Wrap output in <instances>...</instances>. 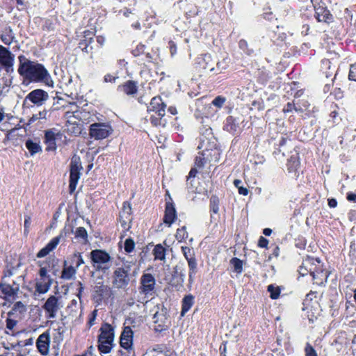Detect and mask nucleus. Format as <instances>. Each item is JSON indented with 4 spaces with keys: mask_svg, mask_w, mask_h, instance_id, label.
<instances>
[{
    "mask_svg": "<svg viewBox=\"0 0 356 356\" xmlns=\"http://www.w3.org/2000/svg\"><path fill=\"white\" fill-rule=\"evenodd\" d=\"M15 55L8 49L0 45V70L3 69L7 73L13 72Z\"/></svg>",
    "mask_w": 356,
    "mask_h": 356,
    "instance_id": "obj_6",
    "label": "nucleus"
},
{
    "mask_svg": "<svg viewBox=\"0 0 356 356\" xmlns=\"http://www.w3.org/2000/svg\"><path fill=\"white\" fill-rule=\"evenodd\" d=\"M210 202H211V204H210L211 210L214 213H217L218 212V210H219L218 199L216 197L213 196V197H211Z\"/></svg>",
    "mask_w": 356,
    "mask_h": 356,
    "instance_id": "obj_43",
    "label": "nucleus"
},
{
    "mask_svg": "<svg viewBox=\"0 0 356 356\" xmlns=\"http://www.w3.org/2000/svg\"><path fill=\"white\" fill-rule=\"evenodd\" d=\"M74 234H75L76 238L82 239L84 243L87 242L88 234L84 227H78L76 229Z\"/></svg>",
    "mask_w": 356,
    "mask_h": 356,
    "instance_id": "obj_36",
    "label": "nucleus"
},
{
    "mask_svg": "<svg viewBox=\"0 0 356 356\" xmlns=\"http://www.w3.org/2000/svg\"><path fill=\"white\" fill-rule=\"evenodd\" d=\"M110 288L104 284V278L102 276L97 277L95 284L94 286V298L102 300L103 297L108 296Z\"/></svg>",
    "mask_w": 356,
    "mask_h": 356,
    "instance_id": "obj_17",
    "label": "nucleus"
},
{
    "mask_svg": "<svg viewBox=\"0 0 356 356\" xmlns=\"http://www.w3.org/2000/svg\"><path fill=\"white\" fill-rule=\"evenodd\" d=\"M153 322L155 324L154 330L161 332L165 330L169 325V320L167 317V312L164 308H161L155 312L153 316Z\"/></svg>",
    "mask_w": 356,
    "mask_h": 356,
    "instance_id": "obj_15",
    "label": "nucleus"
},
{
    "mask_svg": "<svg viewBox=\"0 0 356 356\" xmlns=\"http://www.w3.org/2000/svg\"><path fill=\"white\" fill-rule=\"evenodd\" d=\"M238 190V193L241 195H247L248 194V190L247 188L241 186Z\"/></svg>",
    "mask_w": 356,
    "mask_h": 356,
    "instance_id": "obj_61",
    "label": "nucleus"
},
{
    "mask_svg": "<svg viewBox=\"0 0 356 356\" xmlns=\"http://www.w3.org/2000/svg\"><path fill=\"white\" fill-rule=\"evenodd\" d=\"M22 277L18 276L15 280H13L6 282L0 283V290L7 296H14L17 294L19 291V282Z\"/></svg>",
    "mask_w": 356,
    "mask_h": 356,
    "instance_id": "obj_14",
    "label": "nucleus"
},
{
    "mask_svg": "<svg viewBox=\"0 0 356 356\" xmlns=\"http://www.w3.org/2000/svg\"><path fill=\"white\" fill-rule=\"evenodd\" d=\"M315 263H318V265H320V261L318 259H314V258H307L306 259L303 263L302 265L300 267L299 273L302 276L306 275L309 272L308 267L310 266L314 265Z\"/></svg>",
    "mask_w": 356,
    "mask_h": 356,
    "instance_id": "obj_28",
    "label": "nucleus"
},
{
    "mask_svg": "<svg viewBox=\"0 0 356 356\" xmlns=\"http://www.w3.org/2000/svg\"><path fill=\"white\" fill-rule=\"evenodd\" d=\"M165 104L162 102L159 97H154L152 99L148 111L156 114L159 117H163L165 115Z\"/></svg>",
    "mask_w": 356,
    "mask_h": 356,
    "instance_id": "obj_18",
    "label": "nucleus"
},
{
    "mask_svg": "<svg viewBox=\"0 0 356 356\" xmlns=\"http://www.w3.org/2000/svg\"><path fill=\"white\" fill-rule=\"evenodd\" d=\"M172 278L169 282H172V284L182 286L186 277L184 270L179 265H177L174 268Z\"/></svg>",
    "mask_w": 356,
    "mask_h": 356,
    "instance_id": "obj_22",
    "label": "nucleus"
},
{
    "mask_svg": "<svg viewBox=\"0 0 356 356\" xmlns=\"http://www.w3.org/2000/svg\"><path fill=\"white\" fill-rule=\"evenodd\" d=\"M225 129L230 133H235L238 129V124L236 123V119L232 116H229L227 118Z\"/></svg>",
    "mask_w": 356,
    "mask_h": 356,
    "instance_id": "obj_33",
    "label": "nucleus"
},
{
    "mask_svg": "<svg viewBox=\"0 0 356 356\" xmlns=\"http://www.w3.org/2000/svg\"><path fill=\"white\" fill-rule=\"evenodd\" d=\"M114 346L113 341L98 339V349L102 353H108Z\"/></svg>",
    "mask_w": 356,
    "mask_h": 356,
    "instance_id": "obj_27",
    "label": "nucleus"
},
{
    "mask_svg": "<svg viewBox=\"0 0 356 356\" xmlns=\"http://www.w3.org/2000/svg\"><path fill=\"white\" fill-rule=\"evenodd\" d=\"M177 218V212L174 204L172 202H167L165 204L164 222L170 226Z\"/></svg>",
    "mask_w": 356,
    "mask_h": 356,
    "instance_id": "obj_21",
    "label": "nucleus"
},
{
    "mask_svg": "<svg viewBox=\"0 0 356 356\" xmlns=\"http://www.w3.org/2000/svg\"><path fill=\"white\" fill-rule=\"evenodd\" d=\"M131 214V204L128 202H124L123 203L122 209L121 212L120 213V217H129Z\"/></svg>",
    "mask_w": 356,
    "mask_h": 356,
    "instance_id": "obj_37",
    "label": "nucleus"
},
{
    "mask_svg": "<svg viewBox=\"0 0 356 356\" xmlns=\"http://www.w3.org/2000/svg\"><path fill=\"white\" fill-rule=\"evenodd\" d=\"M117 79V77L114 76H112L111 74H106L104 76V81L108 83V82H114L115 81V79Z\"/></svg>",
    "mask_w": 356,
    "mask_h": 356,
    "instance_id": "obj_58",
    "label": "nucleus"
},
{
    "mask_svg": "<svg viewBox=\"0 0 356 356\" xmlns=\"http://www.w3.org/2000/svg\"><path fill=\"white\" fill-rule=\"evenodd\" d=\"M17 72L20 76L30 82H43L49 84L52 82L51 76L43 65L32 61L24 55L18 56Z\"/></svg>",
    "mask_w": 356,
    "mask_h": 356,
    "instance_id": "obj_1",
    "label": "nucleus"
},
{
    "mask_svg": "<svg viewBox=\"0 0 356 356\" xmlns=\"http://www.w3.org/2000/svg\"><path fill=\"white\" fill-rule=\"evenodd\" d=\"M293 110H296V111H301V108H298L293 103L289 102L286 106L284 108L283 111L284 113L291 112Z\"/></svg>",
    "mask_w": 356,
    "mask_h": 356,
    "instance_id": "obj_49",
    "label": "nucleus"
},
{
    "mask_svg": "<svg viewBox=\"0 0 356 356\" xmlns=\"http://www.w3.org/2000/svg\"><path fill=\"white\" fill-rule=\"evenodd\" d=\"M140 293L146 296L152 295L155 289L156 280L152 274L144 273L140 277Z\"/></svg>",
    "mask_w": 356,
    "mask_h": 356,
    "instance_id": "obj_9",
    "label": "nucleus"
},
{
    "mask_svg": "<svg viewBox=\"0 0 356 356\" xmlns=\"http://www.w3.org/2000/svg\"><path fill=\"white\" fill-rule=\"evenodd\" d=\"M194 303V296L193 295L186 296L182 300L181 316H184L191 308Z\"/></svg>",
    "mask_w": 356,
    "mask_h": 356,
    "instance_id": "obj_29",
    "label": "nucleus"
},
{
    "mask_svg": "<svg viewBox=\"0 0 356 356\" xmlns=\"http://www.w3.org/2000/svg\"><path fill=\"white\" fill-rule=\"evenodd\" d=\"M111 131V127L106 124L94 123L90 127V136L95 140L106 138Z\"/></svg>",
    "mask_w": 356,
    "mask_h": 356,
    "instance_id": "obj_8",
    "label": "nucleus"
},
{
    "mask_svg": "<svg viewBox=\"0 0 356 356\" xmlns=\"http://www.w3.org/2000/svg\"><path fill=\"white\" fill-rule=\"evenodd\" d=\"M97 316V310L95 309L92 311V312L90 314L89 321H88V326L89 327H92L95 324V321Z\"/></svg>",
    "mask_w": 356,
    "mask_h": 356,
    "instance_id": "obj_50",
    "label": "nucleus"
},
{
    "mask_svg": "<svg viewBox=\"0 0 356 356\" xmlns=\"http://www.w3.org/2000/svg\"><path fill=\"white\" fill-rule=\"evenodd\" d=\"M82 169L81 163L79 159H74L72 161L70 165V193L75 191L78 181L80 178V171Z\"/></svg>",
    "mask_w": 356,
    "mask_h": 356,
    "instance_id": "obj_11",
    "label": "nucleus"
},
{
    "mask_svg": "<svg viewBox=\"0 0 356 356\" xmlns=\"http://www.w3.org/2000/svg\"><path fill=\"white\" fill-rule=\"evenodd\" d=\"M62 307L59 302V298L55 296H50L44 305L43 309L47 313L48 318H55L58 311Z\"/></svg>",
    "mask_w": 356,
    "mask_h": 356,
    "instance_id": "obj_10",
    "label": "nucleus"
},
{
    "mask_svg": "<svg viewBox=\"0 0 356 356\" xmlns=\"http://www.w3.org/2000/svg\"><path fill=\"white\" fill-rule=\"evenodd\" d=\"M169 44H170V49L171 54L173 56L177 52V47H176L175 44L172 41H170L169 42Z\"/></svg>",
    "mask_w": 356,
    "mask_h": 356,
    "instance_id": "obj_59",
    "label": "nucleus"
},
{
    "mask_svg": "<svg viewBox=\"0 0 356 356\" xmlns=\"http://www.w3.org/2000/svg\"><path fill=\"white\" fill-rule=\"evenodd\" d=\"M17 316H8L6 320V329L12 331L15 329V327L17 326L18 320L16 319Z\"/></svg>",
    "mask_w": 356,
    "mask_h": 356,
    "instance_id": "obj_38",
    "label": "nucleus"
},
{
    "mask_svg": "<svg viewBox=\"0 0 356 356\" xmlns=\"http://www.w3.org/2000/svg\"><path fill=\"white\" fill-rule=\"evenodd\" d=\"M154 259L163 261L165 259V248L161 244L156 245L153 250Z\"/></svg>",
    "mask_w": 356,
    "mask_h": 356,
    "instance_id": "obj_32",
    "label": "nucleus"
},
{
    "mask_svg": "<svg viewBox=\"0 0 356 356\" xmlns=\"http://www.w3.org/2000/svg\"><path fill=\"white\" fill-rule=\"evenodd\" d=\"M13 270L14 268H7L4 271L1 282H6L10 281V278L13 275Z\"/></svg>",
    "mask_w": 356,
    "mask_h": 356,
    "instance_id": "obj_45",
    "label": "nucleus"
},
{
    "mask_svg": "<svg viewBox=\"0 0 356 356\" xmlns=\"http://www.w3.org/2000/svg\"><path fill=\"white\" fill-rule=\"evenodd\" d=\"M46 267H41L39 270L40 278L36 280L35 291L38 293H46L53 283V279L47 275Z\"/></svg>",
    "mask_w": 356,
    "mask_h": 356,
    "instance_id": "obj_5",
    "label": "nucleus"
},
{
    "mask_svg": "<svg viewBox=\"0 0 356 356\" xmlns=\"http://www.w3.org/2000/svg\"><path fill=\"white\" fill-rule=\"evenodd\" d=\"M175 237L179 241H181L188 237V233L185 226L177 229Z\"/></svg>",
    "mask_w": 356,
    "mask_h": 356,
    "instance_id": "obj_39",
    "label": "nucleus"
},
{
    "mask_svg": "<svg viewBox=\"0 0 356 356\" xmlns=\"http://www.w3.org/2000/svg\"><path fill=\"white\" fill-rule=\"evenodd\" d=\"M62 134L54 129H49L45 131L44 134V143L47 145V151H55L56 149V140L58 138H61Z\"/></svg>",
    "mask_w": 356,
    "mask_h": 356,
    "instance_id": "obj_16",
    "label": "nucleus"
},
{
    "mask_svg": "<svg viewBox=\"0 0 356 356\" xmlns=\"http://www.w3.org/2000/svg\"><path fill=\"white\" fill-rule=\"evenodd\" d=\"M49 99L48 93L42 89H35L30 92L25 97L24 102H31L38 106H42Z\"/></svg>",
    "mask_w": 356,
    "mask_h": 356,
    "instance_id": "obj_12",
    "label": "nucleus"
},
{
    "mask_svg": "<svg viewBox=\"0 0 356 356\" xmlns=\"http://www.w3.org/2000/svg\"><path fill=\"white\" fill-rule=\"evenodd\" d=\"M135 248V243L134 240L131 238H127L124 241V250L130 253Z\"/></svg>",
    "mask_w": 356,
    "mask_h": 356,
    "instance_id": "obj_40",
    "label": "nucleus"
},
{
    "mask_svg": "<svg viewBox=\"0 0 356 356\" xmlns=\"http://www.w3.org/2000/svg\"><path fill=\"white\" fill-rule=\"evenodd\" d=\"M51 335L49 330H47L38 337L35 346L40 355L47 356L49 353Z\"/></svg>",
    "mask_w": 356,
    "mask_h": 356,
    "instance_id": "obj_13",
    "label": "nucleus"
},
{
    "mask_svg": "<svg viewBox=\"0 0 356 356\" xmlns=\"http://www.w3.org/2000/svg\"><path fill=\"white\" fill-rule=\"evenodd\" d=\"M61 100L60 99H58L56 102V103H54V105H56V104L59 103V101ZM58 110V108H56L54 106H51L49 108H44L42 111H39L38 113H36V118H40V120H50L51 118V114L52 113Z\"/></svg>",
    "mask_w": 356,
    "mask_h": 356,
    "instance_id": "obj_26",
    "label": "nucleus"
},
{
    "mask_svg": "<svg viewBox=\"0 0 356 356\" xmlns=\"http://www.w3.org/2000/svg\"><path fill=\"white\" fill-rule=\"evenodd\" d=\"M163 117H159L156 114H152L151 116V122L155 125H162L164 126L165 124V121L162 120Z\"/></svg>",
    "mask_w": 356,
    "mask_h": 356,
    "instance_id": "obj_42",
    "label": "nucleus"
},
{
    "mask_svg": "<svg viewBox=\"0 0 356 356\" xmlns=\"http://www.w3.org/2000/svg\"><path fill=\"white\" fill-rule=\"evenodd\" d=\"M120 346L129 350L132 348L133 331L130 327H125L120 336Z\"/></svg>",
    "mask_w": 356,
    "mask_h": 356,
    "instance_id": "obj_19",
    "label": "nucleus"
},
{
    "mask_svg": "<svg viewBox=\"0 0 356 356\" xmlns=\"http://www.w3.org/2000/svg\"><path fill=\"white\" fill-rule=\"evenodd\" d=\"M315 10V17L319 22L329 24L333 21V16L322 0H311Z\"/></svg>",
    "mask_w": 356,
    "mask_h": 356,
    "instance_id": "obj_4",
    "label": "nucleus"
},
{
    "mask_svg": "<svg viewBox=\"0 0 356 356\" xmlns=\"http://www.w3.org/2000/svg\"><path fill=\"white\" fill-rule=\"evenodd\" d=\"M195 165L197 167H202L203 165V161L201 157L197 156L195 159Z\"/></svg>",
    "mask_w": 356,
    "mask_h": 356,
    "instance_id": "obj_63",
    "label": "nucleus"
},
{
    "mask_svg": "<svg viewBox=\"0 0 356 356\" xmlns=\"http://www.w3.org/2000/svg\"><path fill=\"white\" fill-rule=\"evenodd\" d=\"M118 90L128 95H132L137 92V86L134 81H129L123 85L119 86Z\"/></svg>",
    "mask_w": 356,
    "mask_h": 356,
    "instance_id": "obj_24",
    "label": "nucleus"
},
{
    "mask_svg": "<svg viewBox=\"0 0 356 356\" xmlns=\"http://www.w3.org/2000/svg\"><path fill=\"white\" fill-rule=\"evenodd\" d=\"M268 244V241L263 237V236H261L259 239V242H258V245L259 247L261 248H267V245Z\"/></svg>",
    "mask_w": 356,
    "mask_h": 356,
    "instance_id": "obj_55",
    "label": "nucleus"
},
{
    "mask_svg": "<svg viewBox=\"0 0 356 356\" xmlns=\"http://www.w3.org/2000/svg\"><path fill=\"white\" fill-rule=\"evenodd\" d=\"M92 266L97 270L106 271L112 266L111 256L102 250H94L90 252Z\"/></svg>",
    "mask_w": 356,
    "mask_h": 356,
    "instance_id": "obj_3",
    "label": "nucleus"
},
{
    "mask_svg": "<svg viewBox=\"0 0 356 356\" xmlns=\"http://www.w3.org/2000/svg\"><path fill=\"white\" fill-rule=\"evenodd\" d=\"M347 199L349 201H352V202H356V194H353V193L348 194Z\"/></svg>",
    "mask_w": 356,
    "mask_h": 356,
    "instance_id": "obj_64",
    "label": "nucleus"
},
{
    "mask_svg": "<svg viewBox=\"0 0 356 356\" xmlns=\"http://www.w3.org/2000/svg\"><path fill=\"white\" fill-rule=\"evenodd\" d=\"M181 252L186 259L189 268V282H193V276L197 273V261L195 257V252L193 248L186 246L181 247Z\"/></svg>",
    "mask_w": 356,
    "mask_h": 356,
    "instance_id": "obj_7",
    "label": "nucleus"
},
{
    "mask_svg": "<svg viewBox=\"0 0 356 356\" xmlns=\"http://www.w3.org/2000/svg\"><path fill=\"white\" fill-rule=\"evenodd\" d=\"M348 76L350 80L356 81V63L350 66Z\"/></svg>",
    "mask_w": 356,
    "mask_h": 356,
    "instance_id": "obj_52",
    "label": "nucleus"
},
{
    "mask_svg": "<svg viewBox=\"0 0 356 356\" xmlns=\"http://www.w3.org/2000/svg\"><path fill=\"white\" fill-rule=\"evenodd\" d=\"M151 356H172V354H167L163 351H157L154 350L151 353Z\"/></svg>",
    "mask_w": 356,
    "mask_h": 356,
    "instance_id": "obj_57",
    "label": "nucleus"
},
{
    "mask_svg": "<svg viewBox=\"0 0 356 356\" xmlns=\"http://www.w3.org/2000/svg\"><path fill=\"white\" fill-rule=\"evenodd\" d=\"M31 225V217L30 216H26L25 220H24V233L26 234L29 232V228Z\"/></svg>",
    "mask_w": 356,
    "mask_h": 356,
    "instance_id": "obj_56",
    "label": "nucleus"
},
{
    "mask_svg": "<svg viewBox=\"0 0 356 356\" xmlns=\"http://www.w3.org/2000/svg\"><path fill=\"white\" fill-rule=\"evenodd\" d=\"M225 102V98L221 96L216 97L212 102V104L218 108H221Z\"/></svg>",
    "mask_w": 356,
    "mask_h": 356,
    "instance_id": "obj_47",
    "label": "nucleus"
},
{
    "mask_svg": "<svg viewBox=\"0 0 356 356\" xmlns=\"http://www.w3.org/2000/svg\"><path fill=\"white\" fill-rule=\"evenodd\" d=\"M305 356H317V353L314 348L307 343L305 348Z\"/></svg>",
    "mask_w": 356,
    "mask_h": 356,
    "instance_id": "obj_46",
    "label": "nucleus"
},
{
    "mask_svg": "<svg viewBox=\"0 0 356 356\" xmlns=\"http://www.w3.org/2000/svg\"><path fill=\"white\" fill-rule=\"evenodd\" d=\"M328 205L330 207L334 208L337 205V202L335 199H330L328 200Z\"/></svg>",
    "mask_w": 356,
    "mask_h": 356,
    "instance_id": "obj_62",
    "label": "nucleus"
},
{
    "mask_svg": "<svg viewBox=\"0 0 356 356\" xmlns=\"http://www.w3.org/2000/svg\"><path fill=\"white\" fill-rule=\"evenodd\" d=\"M230 265L232 266L233 270L236 273L241 274L243 271V261L236 258H232L229 261Z\"/></svg>",
    "mask_w": 356,
    "mask_h": 356,
    "instance_id": "obj_35",
    "label": "nucleus"
},
{
    "mask_svg": "<svg viewBox=\"0 0 356 356\" xmlns=\"http://www.w3.org/2000/svg\"><path fill=\"white\" fill-rule=\"evenodd\" d=\"M197 171L195 168H192L191 170V171L189 172V175L187 177V185L188 186L189 184H191L192 185V178H195V177L196 176V174H197Z\"/></svg>",
    "mask_w": 356,
    "mask_h": 356,
    "instance_id": "obj_53",
    "label": "nucleus"
},
{
    "mask_svg": "<svg viewBox=\"0 0 356 356\" xmlns=\"http://www.w3.org/2000/svg\"><path fill=\"white\" fill-rule=\"evenodd\" d=\"M73 257L74 258H77V261L76 262V268H79L81 264H84V261L80 252H74Z\"/></svg>",
    "mask_w": 356,
    "mask_h": 356,
    "instance_id": "obj_51",
    "label": "nucleus"
},
{
    "mask_svg": "<svg viewBox=\"0 0 356 356\" xmlns=\"http://www.w3.org/2000/svg\"><path fill=\"white\" fill-rule=\"evenodd\" d=\"M76 270L72 266H67L66 261L64 264V268L62 270L61 277L64 280H70L76 275Z\"/></svg>",
    "mask_w": 356,
    "mask_h": 356,
    "instance_id": "obj_30",
    "label": "nucleus"
},
{
    "mask_svg": "<svg viewBox=\"0 0 356 356\" xmlns=\"http://www.w3.org/2000/svg\"><path fill=\"white\" fill-rule=\"evenodd\" d=\"M145 51V46L143 44H138L136 49L132 51L134 56H138L140 54H143Z\"/></svg>",
    "mask_w": 356,
    "mask_h": 356,
    "instance_id": "obj_48",
    "label": "nucleus"
},
{
    "mask_svg": "<svg viewBox=\"0 0 356 356\" xmlns=\"http://www.w3.org/2000/svg\"><path fill=\"white\" fill-rule=\"evenodd\" d=\"M100 334L98 339L100 340L106 339L114 341V330L113 327L108 323H104L100 330Z\"/></svg>",
    "mask_w": 356,
    "mask_h": 356,
    "instance_id": "obj_23",
    "label": "nucleus"
},
{
    "mask_svg": "<svg viewBox=\"0 0 356 356\" xmlns=\"http://www.w3.org/2000/svg\"><path fill=\"white\" fill-rule=\"evenodd\" d=\"M134 264L132 261H126L121 267H118L114 270L112 283L115 288L125 289L129 285L131 276L135 277L138 272V268H136L131 273V267Z\"/></svg>",
    "mask_w": 356,
    "mask_h": 356,
    "instance_id": "obj_2",
    "label": "nucleus"
},
{
    "mask_svg": "<svg viewBox=\"0 0 356 356\" xmlns=\"http://www.w3.org/2000/svg\"><path fill=\"white\" fill-rule=\"evenodd\" d=\"M26 311V306L21 301L16 302L11 310L8 312V316H17L18 314H23Z\"/></svg>",
    "mask_w": 356,
    "mask_h": 356,
    "instance_id": "obj_25",
    "label": "nucleus"
},
{
    "mask_svg": "<svg viewBox=\"0 0 356 356\" xmlns=\"http://www.w3.org/2000/svg\"><path fill=\"white\" fill-rule=\"evenodd\" d=\"M131 220V216L129 217H124L120 218V222L121 224V226L122 228H124L125 230H128L130 228V222Z\"/></svg>",
    "mask_w": 356,
    "mask_h": 356,
    "instance_id": "obj_44",
    "label": "nucleus"
},
{
    "mask_svg": "<svg viewBox=\"0 0 356 356\" xmlns=\"http://www.w3.org/2000/svg\"><path fill=\"white\" fill-rule=\"evenodd\" d=\"M61 238V236H58L54 238H53L47 244V245L42 248L38 253H37V257L38 258H42L45 256L48 255L51 252H52L56 246L60 243Z\"/></svg>",
    "mask_w": 356,
    "mask_h": 356,
    "instance_id": "obj_20",
    "label": "nucleus"
},
{
    "mask_svg": "<svg viewBox=\"0 0 356 356\" xmlns=\"http://www.w3.org/2000/svg\"><path fill=\"white\" fill-rule=\"evenodd\" d=\"M1 38L4 44H10L13 41V37L10 34H3Z\"/></svg>",
    "mask_w": 356,
    "mask_h": 356,
    "instance_id": "obj_54",
    "label": "nucleus"
},
{
    "mask_svg": "<svg viewBox=\"0 0 356 356\" xmlns=\"http://www.w3.org/2000/svg\"><path fill=\"white\" fill-rule=\"evenodd\" d=\"M316 264H318V263H315L314 265L308 267V270L314 280H320V283H322L323 280V277H324L323 271L321 269L319 270H317ZM325 277H327L326 275H325Z\"/></svg>",
    "mask_w": 356,
    "mask_h": 356,
    "instance_id": "obj_31",
    "label": "nucleus"
},
{
    "mask_svg": "<svg viewBox=\"0 0 356 356\" xmlns=\"http://www.w3.org/2000/svg\"><path fill=\"white\" fill-rule=\"evenodd\" d=\"M26 147L31 154H34L42 151L40 144L31 140H28L26 142Z\"/></svg>",
    "mask_w": 356,
    "mask_h": 356,
    "instance_id": "obj_34",
    "label": "nucleus"
},
{
    "mask_svg": "<svg viewBox=\"0 0 356 356\" xmlns=\"http://www.w3.org/2000/svg\"><path fill=\"white\" fill-rule=\"evenodd\" d=\"M105 38L102 35H98L97 36V42L100 45V47H102L105 43Z\"/></svg>",
    "mask_w": 356,
    "mask_h": 356,
    "instance_id": "obj_60",
    "label": "nucleus"
},
{
    "mask_svg": "<svg viewBox=\"0 0 356 356\" xmlns=\"http://www.w3.org/2000/svg\"><path fill=\"white\" fill-rule=\"evenodd\" d=\"M268 291L270 293V296L272 299L278 298L280 293V289L272 284L268 286Z\"/></svg>",
    "mask_w": 356,
    "mask_h": 356,
    "instance_id": "obj_41",
    "label": "nucleus"
}]
</instances>
